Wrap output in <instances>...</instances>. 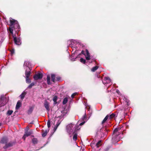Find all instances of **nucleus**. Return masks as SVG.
Masks as SVG:
<instances>
[{
  "label": "nucleus",
  "instance_id": "f257e3e1",
  "mask_svg": "<svg viewBox=\"0 0 151 151\" xmlns=\"http://www.w3.org/2000/svg\"><path fill=\"white\" fill-rule=\"evenodd\" d=\"M10 27H15L17 28L18 29H19L20 27L17 21L10 18Z\"/></svg>",
  "mask_w": 151,
  "mask_h": 151
},
{
  "label": "nucleus",
  "instance_id": "f03ea898",
  "mask_svg": "<svg viewBox=\"0 0 151 151\" xmlns=\"http://www.w3.org/2000/svg\"><path fill=\"white\" fill-rule=\"evenodd\" d=\"M43 77V74L41 73H39L37 74H35L33 76V78L35 80L38 79H41Z\"/></svg>",
  "mask_w": 151,
  "mask_h": 151
},
{
  "label": "nucleus",
  "instance_id": "7ed1b4c3",
  "mask_svg": "<svg viewBox=\"0 0 151 151\" xmlns=\"http://www.w3.org/2000/svg\"><path fill=\"white\" fill-rule=\"evenodd\" d=\"M15 44L17 45H20L21 44V40L19 38H17L16 37L13 36Z\"/></svg>",
  "mask_w": 151,
  "mask_h": 151
},
{
  "label": "nucleus",
  "instance_id": "20e7f679",
  "mask_svg": "<svg viewBox=\"0 0 151 151\" xmlns=\"http://www.w3.org/2000/svg\"><path fill=\"white\" fill-rule=\"evenodd\" d=\"M119 134H116L115 135L113 134L112 141L113 143L117 142L119 141V139H117V137Z\"/></svg>",
  "mask_w": 151,
  "mask_h": 151
},
{
  "label": "nucleus",
  "instance_id": "39448f33",
  "mask_svg": "<svg viewBox=\"0 0 151 151\" xmlns=\"http://www.w3.org/2000/svg\"><path fill=\"white\" fill-rule=\"evenodd\" d=\"M15 144V142H11L9 143H7L3 147L4 149H6L9 147H12Z\"/></svg>",
  "mask_w": 151,
  "mask_h": 151
},
{
  "label": "nucleus",
  "instance_id": "423d86ee",
  "mask_svg": "<svg viewBox=\"0 0 151 151\" xmlns=\"http://www.w3.org/2000/svg\"><path fill=\"white\" fill-rule=\"evenodd\" d=\"M31 70V69L29 67H27V68L26 69L25 73L26 78H28L29 77L31 73L30 72Z\"/></svg>",
  "mask_w": 151,
  "mask_h": 151
},
{
  "label": "nucleus",
  "instance_id": "0eeeda50",
  "mask_svg": "<svg viewBox=\"0 0 151 151\" xmlns=\"http://www.w3.org/2000/svg\"><path fill=\"white\" fill-rule=\"evenodd\" d=\"M73 124L72 123H70L67 126V131L68 132L69 134H70V132L71 130L73 127Z\"/></svg>",
  "mask_w": 151,
  "mask_h": 151
},
{
  "label": "nucleus",
  "instance_id": "6e6552de",
  "mask_svg": "<svg viewBox=\"0 0 151 151\" xmlns=\"http://www.w3.org/2000/svg\"><path fill=\"white\" fill-rule=\"evenodd\" d=\"M8 142V139L6 137H3L0 141V143L6 144Z\"/></svg>",
  "mask_w": 151,
  "mask_h": 151
},
{
  "label": "nucleus",
  "instance_id": "1a4fd4ad",
  "mask_svg": "<svg viewBox=\"0 0 151 151\" xmlns=\"http://www.w3.org/2000/svg\"><path fill=\"white\" fill-rule=\"evenodd\" d=\"M18 29H18L17 28L15 27H9V32H13L14 30L15 32H17V31H19L18 30Z\"/></svg>",
  "mask_w": 151,
  "mask_h": 151
},
{
  "label": "nucleus",
  "instance_id": "9d476101",
  "mask_svg": "<svg viewBox=\"0 0 151 151\" xmlns=\"http://www.w3.org/2000/svg\"><path fill=\"white\" fill-rule=\"evenodd\" d=\"M44 106L47 110L49 111L50 109H49V103L46 101L44 104Z\"/></svg>",
  "mask_w": 151,
  "mask_h": 151
},
{
  "label": "nucleus",
  "instance_id": "9b49d317",
  "mask_svg": "<svg viewBox=\"0 0 151 151\" xmlns=\"http://www.w3.org/2000/svg\"><path fill=\"white\" fill-rule=\"evenodd\" d=\"M33 132L32 130H30L29 131H25L24 134L27 136H29L30 135L33 134Z\"/></svg>",
  "mask_w": 151,
  "mask_h": 151
},
{
  "label": "nucleus",
  "instance_id": "f8f14e48",
  "mask_svg": "<svg viewBox=\"0 0 151 151\" xmlns=\"http://www.w3.org/2000/svg\"><path fill=\"white\" fill-rule=\"evenodd\" d=\"M86 52L87 56H86V58L87 60H89L90 59V53L88 50L87 49H86Z\"/></svg>",
  "mask_w": 151,
  "mask_h": 151
},
{
  "label": "nucleus",
  "instance_id": "ddd939ff",
  "mask_svg": "<svg viewBox=\"0 0 151 151\" xmlns=\"http://www.w3.org/2000/svg\"><path fill=\"white\" fill-rule=\"evenodd\" d=\"M22 106V103L20 101H18L17 104L16 106V109H18L21 106Z\"/></svg>",
  "mask_w": 151,
  "mask_h": 151
},
{
  "label": "nucleus",
  "instance_id": "4468645a",
  "mask_svg": "<svg viewBox=\"0 0 151 151\" xmlns=\"http://www.w3.org/2000/svg\"><path fill=\"white\" fill-rule=\"evenodd\" d=\"M49 129L47 130H46L45 131H44V130H42V136L43 137H45L46 135H47V133L49 132Z\"/></svg>",
  "mask_w": 151,
  "mask_h": 151
},
{
  "label": "nucleus",
  "instance_id": "2eb2a0df",
  "mask_svg": "<svg viewBox=\"0 0 151 151\" xmlns=\"http://www.w3.org/2000/svg\"><path fill=\"white\" fill-rule=\"evenodd\" d=\"M120 129L121 128L120 127H118L115 128L113 131V134L115 135L116 134H119V133L118 132V131L120 130Z\"/></svg>",
  "mask_w": 151,
  "mask_h": 151
},
{
  "label": "nucleus",
  "instance_id": "dca6fc26",
  "mask_svg": "<svg viewBox=\"0 0 151 151\" xmlns=\"http://www.w3.org/2000/svg\"><path fill=\"white\" fill-rule=\"evenodd\" d=\"M58 98L57 96H55L53 98V101H54L53 104L54 105H55L57 103V100Z\"/></svg>",
  "mask_w": 151,
  "mask_h": 151
},
{
  "label": "nucleus",
  "instance_id": "f3484780",
  "mask_svg": "<svg viewBox=\"0 0 151 151\" xmlns=\"http://www.w3.org/2000/svg\"><path fill=\"white\" fill-rule=\"evenodd\" d=\"M47 83L48 85H50L51 84L50 82V77L49 75L47 76Z\"/></svg>",
  "mask_w": 151,
  "mask_h": 151
},
{
  "label": "nucleus",
  "instance_id": "a211bd4d",
  "mask_svg": "<svg viewBox=\"0 0 151 151\" xmlns=\"http://www.w3.org/2000/svg\"><path fill=\"white\" fill-rule=\"evenodd\" d=\"M51 81H52L54 83L55 82V74H51Z\"/></svg>",
  "mask_w": 151,
  "mask_h": 151
},
{
  "label": "nucleus",
  "instance_id": "6ab92c4d",
  "mask_svg": "<svg viewBox=\"0 0 151 151\" xmlns=\"http://www.w3.org/2000/svg\"><path fill=\"white\" fill-rule=\"evenodd\" d=\"M27 94V93L25 91L23 92L22 94L20 95V97L21 98V99L22 100H23L24 98L25 95Z\"/></svg>",
  "mask_w": 151,
  "mask_h": 151
},
{
  "label": "nucleus",
  "instance_id": "aec40b11",
  "mask_svg": "<svg viewBox=\"0 0 151 151\" xmlns=\"http://www.w3.org/2000/svg\"><path fill=\"white\" fill-rule=\"evenodd\" d=\"M108 119H109V115H107L102 121V124H103L106 122Z\"/></svg>",
  "mask_w": 151,
  "mask_h": 151
},
{
  "label": "nucleus",
  "instance_id": "412c9836",
  "mask_svg": "<svg viewBox=\"0 0 151 151\" xmlns=\"http://www.w3.org/2000/svg\"><path fill=\"white\" fill-rule=\"evenodd\" d=\"M74 135L73 136V139L75 141H76L77 139V134L75 132H74L73 133Z\"/></svg>",
  "mask_w": 151,
  "mask_h": 151
},
{
  "label": "nucleus",
  "instance_id": "4be33fe9",
  "mask_svg": "<svg viewBox=\"0 0 151 151\" xmlns=\"http://www.w3.org/2000/svg\"><path fill=\"white\" fill-rule=\"evenodd\" d=\"M32 142L33 144L35 145L37 143L38 140L37 138H33L32 139Z\"/></svg>",
  "mask_w": 151,
  "mask_h": 151
},
{
  "label": "nucleus",
  "instance_id": "5701e85b",
  "mask_svg": "<svg viewBox=\"0 0 151 151\" xmlns=\"http://www.w3.org/2000/svg\"><path fill=\"white\" fill-rule=\"evenodd\" d=\"M9 51L10 52V54L11 56H12L15 53V50L14 48L11 49H9Z\"/></svg>",
  "mask_w": 151,
  "mask_h": 151
},
{
  "label": "nucleus",
  "instance_id": "b1692460",
  "mask_svg": "<svg viewBox=\"0 0 151 151\" xmlns=\"http://www.w3.org/2000/svg\"><path fill=\"white\" fill-rule=\"evenodd\" d=\"M68 101V99L67 97L65 98L63 101V105L66 104Z\"/></svg>",
  "mask_w": 151,
  "mask_h": 151
},
{
  "label": "nucleus",
  "instance_id": "393cba45",
  "mask_svg": "<svg viewBox=\"0 0 151 151\" xmlns=\"http://www.w3.org/2000/svg\"><path fill=\"white\" fill-rule=\"evenodd\" d=\"M101 140H99L96 145V146L97 148L101 145Z\"/></svg>",
  "mask_w": 151,
  "mask_h": 151
},
{
  "label": "nucleus",
  "instance_id": "a878e982",
  "mask_svg": "<svg viewBox=\"0 0 151 151\" xmlns=\"http://www.w3.org/2000/svg\"><path fill=\"white\" fill-rule=\"evenodd\" d=\"M116 114L114 113H112L109 116V119H111L115 117Z\"/></svg>",
  "mask_w": 151,
  "mask_h": 151
},
{
  "label": "nucleus",
  "instance_id": "bb28decb",
  "mask_svg": "<svg viewBox=\"0 0 151 151\" xmlns=\"http://www.w3.org/2000/svg\"><path fill=\"white\" fill-rule=\"evenodd\" d=\"M98 66H95L93 67L92 68L91 70L93 72H94L98 69Z\"/></svg>",
  "mask_w": 151,
  "mask_h": 151
},
{
  "label": "nucleus",
  "instance_id": "cd10ccee",
  "mask_svg": "<svg viewBox=\"0 0 151 151\" xmlns=\"http://www.w3.org/2000/svg\"><path fill=\"white\" fill-rule=\"evenodd\" d=\"M13 112V110H9L7 112L6 114L8 116H10L12 114Z\"/></svg>",
  "mask_w": 151,
  "mask_h": 151
},
{
  "label": "nucleus",
  "instance_id": "c85d7f7f",
  "mask_svg": "<svg viewBox=\"0 0 151 151\" xmlns=\"http://www.w3.org/2000/svg\"><path fill=\"white\" fill-rule=\"evenodd\" d=\"M33 110V108L32 107H30L29 108V109L28 111V114H30L32 113V111Z\"/></svg>",
  "mask_w": 151,
  "mask_h": 151
},
{
  "label": "nucleus",
  "instance_id": "c756f323",
  "mask_svg": "<svg viewBox=\"0 0 151 151\" xmlns=\"http://www.w3.org/2000/svg\"><path fill=\"white\" fill-rule=\"evenodd\" d=\"M35 84L34 83H32L28 86L27 87L28 88L30 89L32 88V87L34 86Z\"/></svg>",
  "mask_w": 151,
  "mask_h": 151
},
{
  "label": "nucleus",
  "instance_id": "7c9ffc66",
  "mask_svg": "<svg viewBox=\"0 0 151 151\" xmlns=\"http://www.w3.org/2000/svg\"><path fill=\"white\" fill-rule=\"evenodd\" d=\"M80 61L83 64H85L86 62V60L82 58H81L80 59Z\"/></svg>",
  "mask_w": 151,
  "mask_h": 151
},
{
  "label": "nucleus",
  "instance_id": "2f4dec72",
  "mask_svg": "<svg viewBox=\"0 0 151 151\" xmlns=\"http://www.w3.org/2000/svg\"><path fill=\"white\" fill-rule=\"evenodd\" d=\"M26 82L27 83H30L31 82V79L29 78H26Z\"/></svg>",
  "mask_w": 151,
  "mask_h": 151
},
{
  "label": "nucleus",
  "instance_id": "473e14b6",
  "mask_svg": "<svg viewBox=\"0 0 151 151\" xmlns=\"http://www.w3.org/2000/svg\"><path fill=\"white\" fill-rule=\"evenodd\" d=\"M105 79L107 81V82H110L111 81V80L110 79V78L108 77H105Z\"/></svg>",
  "mask_w": 151,
  "mask_h": 151
},
{
  "label": "nucleus",
  "instance_id": "72a5a7b5",
  "mask_svg": "<svg viewBox=\"0 0 151 151\" xmlns=\"http://www.w3.org/2000/svg\"><path fill=\"white\" fill-rule=\"evenodd\" d=\"M79 127L78 125H76L75 127V129L74 132H76L77 130H78V128Z\"/></svg>",
  "mask_w": 151,
  "mask_h": 151
},
{
  "label": "nucleus",
  "instance_id": "f704fd0d",
  "mask_svg": "<svg viewBox=\"0 0 151 151\" xmlns=\"http://www.w3.org/2000/svg\"><path fill=\"white\" fill-rule=\"evenodd\" d=\"M47 125L48 128H50V122L49 120L47 122Z\"/></svg>",
  "mask_w": 151,
  "mask_h": 151
},
{
  "label": "nucleus",
  "instance_id": "c9c22d12",
  "mask_svg": "<svg viewBox=\"0 0 151 151\" xmlns=\"http://www.w3.org/2000/svg\"><path fill=\"white\" fill-rule=\"evenodd\" d=\"M77 94V93H73L71 96V97L72 98H73L74 96Z\"/></svg>",
  "mask_w": 151,
  "mask_h": 151
},
{
  "label": "nucleus",
  "instance_id": "e433bc0d",
  "mask_svg": "<svg viewBox=\"0 0 151 151\" xmlns=\"http://www.w3.org/2000/svg\"><path fill=\"white\" fill-rule=\"evenodd\" d=\"M56 81H58L60 80L61 79V77L60 76H58L56 77Z\"/></svg>",
  "mask_w": 151,
  "mask_h": 151
},
{
  "label": "nucleus",
  "instance_id": "4c0bfd02",
  "mask_svg": "<svg viewBox=\"0 0 151 151\" xmlns=\"http://www.w3.org/2000/svg\"><path fill=\"white\" fill-rule=\"evenodd\" d=\"M60 123H61V122L60 121L58 120V121L57 122V124L56 125L58 127L59 125L60 124Z\"/></svg>",
  "mask_w": 151,
  "mask_h": 151
},
{
  "label": "nucleus",
  "instance_id": "58836bf2",
  "mask_svg": "<svg viewBox=\"0 0 151 151\" xmlns=\"http://www.w3.org/2000/svg\"><path fill=\"white\" fill-rule=\"evenodd\" d=\"M58 127L56 125L55 126V127H54V129H53V130H54V132H55V131L57 129V128Z\"/></svg>",
  "mask_w": 151,
  "mask_h": 151
},
{
  "label": "nucleus",
  "instance_id": "ea45409f",
  "mask_svg": "<svg viewBox=\"0 0 151 151\" xmlns=\"http://www.w3.org/2000/svg\"><path fill=\"white\" fill-rule=\"evenodd\" d=\"M27 136L24 134V135H23V137H22V139H24V140H25V138L26 137H27Z\"/></svg>",
  "mask_w": 151,
  "mask_h": 151
},
{
  "label": "nucleus",
  "instance_id": "a19ab883",
  "mask_svg": "<svg viewBox=\"0 0 151 151\" xmlns=\"http://www.w3.org/2000/svg\"><path fill=\"white\" fill-rule=\"evenodd\" d=\"M81 53L82 54H83L84 55H85V56H86L85 52L83 50H82L81 51Z\"/></svg>",
  "mask_w": 151,
  "mask_h": 151
},
{
  "label": "nucleus",
  "instance_id": "79ce46f5",
  "mask_svg": "<svg viewBox=\"0 0 151 151\" xmlns=\"http://www.w3.org/2000/svg\"><path fill=\"white\" fill-rule=\"evenodd\" d=\"M85 123V122H83L81 123L79 125H80V126H81V125H83Z\"/></svg>",
  "mask_w": 151,
  "mask_h": 151
},
{
  "label": "nucleus",
  "instance_id": "37998d69",
  "mask_svg": "<svg viewBox=\"0 0 151 151\" xmlns=\"http://www.w3.org/2000/svg\"><path fill=\"white\" fill-rule=\"evenodd\" d=\"M29 127H27L26 129H25V131H29Z\"/></svg>",
  "mask_w": 151,
  "mask_h": 151
},
{
  "label": "nucleus",
  "instance_id": "c03bdc74",
  "mask_svg": "<svg viewBox=\"0 0 151 151\" xmlns=\"http://www.w3.org/2000/svg\"><path fill=\"white\" fill-rule=\"evenodd\" d=\"M109 149V148L108 147H107L105 149L104 151H108Z\"/></svg>",
  "mask_w": 151,
  "mask_h": 151
},
{
  "label": "nucleus",
  "instance_id": "a18cd8bd",
  "mask_svg": "<svg viewBox=\"0 0 151 151\" xmlns=\"http://www.w3.org/2000/svg\"><path fill=\"white\" fill-rule=\"evenodd\" d=\"M4 96H1V100H3L4 99Z\"/></svg>",
  "mask_w": 151,
  "mask_h": 151
},
{
  "label": "nucleus",
  "instance_id": "49530a36",
  "mask_svg": "<svg viewBox=\"0 0 151 151\" xmlns=\"http://www.w3.org/2000/svg\"><path fill=\"white\" fill-rule=\"evenodd\" d=\"M62 117V116H58V118H61Z\"/></svg>",
  "mask_w": 151,
  "mask_h": 151
},
{
  "label": "nucleus",
  "instance_id": "de8ad7c7",
  "mask_svg": "<svg viewBox=\"0 0 151 151\" xmlns=\"http://www.w3.org/2000/svg\"><path fill=\"white\" fill-rule=\"evenodd\" d=\"M10 33H11L12 34H13V32H9Z\"/></svg>",
  "mask_w": 151,
  "mask_h": 151
},
{
  "label": "nucleus",
  "instance_id": "09e8293b",
  "mask_svg": "<svg viewBox=\"0 0 151 151\" xmlns=\"http://www.w3.org/2000/svg\"><path fill=\"white\" fill-rule=\"evenodd\" d=\"M97 77L98 78H99L100 77V76H99L97 75Z\"/></svg>",
  "mask_w": 151,
  "mask_h": 151
},
{
  "label": "nucleus",
  "instance_id": "8fccbe9b",
  "mask_svg": "<svg viewBox=\"0 0 151 151\" xmlns=\"http://www.w3.org/2000/svg\"><path fill=\"white\" fill-rule=\"evenodd\" d=\"M93 143H91V146H93Z\"/></svg>",
  "mask_w": 151,
  "mask_h": 151
},
{
  "label": "nucleus",
  "instance_id": "3c124183",
  "mask_svg": "<svg viewBox=\"0 0 151 151\" xmlns=\"http://www.w3.org/2000/svg\"><path fill=\"white\" fill-rule=\"evenodd\" d=\"M2 124L1 123H0V127L1 125Z\"/></svg>",
  "mask_w": 151,
  "mask_h": 151
},
{
  "label": "nucleus",
  "instance_id": "603ef678",
  "mask_svg": "<svg viewBox=\"0 0 151 151\" xmlns=\"http://www.w3.org/2000/svg\"><path fill=\"white\" fill-rule=\"evenodd\" d=\"M31 137H34V135H31Z\"/></svg>",
  "mask_w": 151,
  "mask_h": 151
},
{
  "label": "nucleus",
  "instance_id": "864d4df0",
  "mask_svg": "<svg viewBox=\"0 0 151 151\" xmlns=\"http://www.w3.org/2000/svg\"><path fill=\"white\" fill-rule=\"evenodd\" d=\"M55 122H54V124H55Z\"/></svg>",
  "mask_w": 151,
  "mask_h": 151
}]
</instances>
